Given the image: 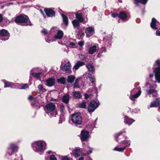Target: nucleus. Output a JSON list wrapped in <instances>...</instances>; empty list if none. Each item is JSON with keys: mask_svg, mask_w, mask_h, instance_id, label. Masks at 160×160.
Listing matches in <instances>:
<instances>
[{"mask_svg": "<svg viewBox=\"0 0 160 160\" xmlns=\"http://www.w3.org/2000/svg\"><path fill=\"white\" fill-rule=\"evenodd\" d=\"M33 150L40 155L42 154L46 149V143L43 141L33 142L32 144Z\"/></svg>", "mask_w": 160, "mask_h": 160, "instance_id": "nucleus-1", "label": "nucleus"}, {"mask_svg": "<svg viewBox=\"0 0 160 160\" xmlns=\"http://www.w3.org/2000/svg\"><path fill=\"white\" fill-rule=\"evenodd\" d=\"M15 21L18 24H22L25 26H30L32 25L28 16L24 14H21L17 16L15 19Z\"/></svg>", "mask_w": 160, "mask_h": 160, "instance_id": "nucleus-2", "label": "nucleus"}, {"mask_svg": "<svg viewBox=\"0 0 160 160\" xmlns=\"http://www.w3.org/2000/svg\"><path fill=\"white\" fill-rule=\"evenodd\" d=\"M154 69L153 72L155 74V83L158 82L160 83V60H157L155 61L154 65Z\"/></svg>", "mask_w": 160, "mask_h": 160, "instance_id": "nucleus-3", "label": "nucleus"}, {"mask_svg": "<svg viewBox=\"0 0 160 160\" xmlns=\"http://www.w3.org/2000/svg\"><path fill=\"white\" fill-rule=\"evenodd\" d=\"M45 108L48 112V115L51 117H54L57 115V112L55 111V106L52 103H50L45 106Z\"/></svg>", "mask_w": 160, "mask_h": 160, "instance_id": "nucleus-4", "label": "nucleus"}, {"mask_svg": "<svg viewBox=\"0 0 160 160\" xmlns=\"http://www.w3.org/2000/svg\"><path fill=\"white\" fill-rule=\"evenodd\" d=\"M71 120L75 126L81 124L82 122V118L80 113L73 114L72 115Z\"/></svg>", "mask_w": 160, "mask_h": 160, "instance_id": "nucleus-5", "label": "nucleus"}, {"mask_svg": "<svg viewBox=\"0 0 160 160\" xmlns=\"http://www.w3.org/2000/svg\"><path fill=\"white\" fill-rule=\"evenodd\" d=\"M141 90L140 88H134L131 92L129 98L132 101H134L135 99L141 95Z\"/></svg>", "mask_w": 160, "mask_h": 160, "instance_id": "nucleus-6", "label": "nucleus"}, {"mask_svg": "<svg viewBox=\"0 0 160 160\" xmlns=\"http://www.w3.org/2000/svg\"><path fill=\"white\" fill-rule=\"evenodd\" d=\"M99 105V103L94 101H91L88 106V111L90 113L93 112Z\"/></svg>", "mask_w": 160, "mask_h": 160, "instance_id": "nucleus-7", "label": "nucleus"}, {"mask_svg": "<svg viewBox=\"0 0 160 160\" xmlns=\"http://www.w3.org/2000/svg\"><path fill=\"white\" fill-rule=\"evenodd\" d=\"M156 87L157 85L155 84L150 85L146 90L147 93L150 95H152V96L157 97L158 94L157 92L155 90V88Z\"/></svg>", "mask_w": 160, "mask_h": 160, "instance_id": "nucleus-8", "label": "nucleus"}, {"mask_svg": "<svg viewBox=\"0 0 160 160\" xmlns=\"http://www.w3.org/2000/svg\"><path fill=\"white\" fill-rule=\"evenodd\" d=\"M18 149V147L14 143H12L10 144L9 147L8 148V152L6 156L8 157L12 154L13 152H17Z\"/></svg>", "mask_w": 160, "mask_h": 160, "instance_id": "nucleus-9", "label": "nucleus"}, {"mask_svg": "<svg viewBox=\"0 0 160 160\" xmlns=\"http://www.w3.org/2000/svg\"><path fill=\"white\" fill-rule=\"evenodd\" d=\"M9 34L8 31L5 29H2L0 31V39L5 41L9 39Z\"/></svg>", "mask_w": 160, "mask_h": 160, "instance_id": "nucleus-10", "label": "nucleus"}, {"mask_svg": "<svg viewBox=\"0 0 160 160\" xmlns=\"http://www.w3.org/2000/svg\"><path fill=\"white\" fill-rule=\"evenodd\" d=\"M90 137L88 131L82 130L81 133V139L82 142L87 141Z\"/></svg>", "mask_w": 160, "mask_h": 160, "instance_id": "nucleus-11", "label": "nucleus"}, {"mask_svg": "<svg viewBox=\"0 0 160 160\" xmlns=\"http://www.w3.org/2000/svg\"><path fill=\"white\" fill-rule=\"evenodd\" d=\"M82 150V148L78 147L76 148L72 151V153H71V155L75 158L78 157L81 154Z\"/></svg>", "mask_w": 160, "mask_h": 160, "instance_id": "nucleus-12", "label": "nucleus"}, {"mask_svg": "<svg viewBox=\"0 0 160 160\" xmlns=\"http://www.w3.org/2000/svg\"><path fill=\"white\" fill-rule=\"evenodd\" d=\"M85 33L86 37H89L94 33V29L93 27H89L85 29Z\"/></svg>", "mask_w": 160, "mask_h": 160, "instance_id": "nucleus-13", "label": "nucleus"}, {"mask_svg": "<svg viewBox=\"0 0 160 160\" xmlns=\"http://www.w3.org/2000/svg\"><path fill=\"white\" fill-rule=\"evenodd\" d=\"M2 82L4 83V88L11 87L12 88H15L18 86V84L14 83L11 82L6 81L5 80H3Z\"/></svg>", "mask_w": 160, "mask_h": 160, "instance_id": "nucleus-14", "label": "nucleus"}, {"mask_svg": "<svg viewBox=\"0 0 160 160\" xmlns=\"http://www.w3.org/2000/svg\"><path fill=\"white\" fill-rule=\"evenodd\" d=\"M71 64L69 62H68L62 68V69L63 71H65L67 72H71Z\"/></svg>", "mask_w": 160, "mask_h": 160, "instance_id": "nucleus-15", "label": "nucleus"}, {"mask_svg": "<svg viewBox=\"0 0 160 160\" xmlns=\"http://www.w3.org/2000/svg\"><path fill=\"white\" fill-rule=\"evenodd\" d=\"M157 106L160 108V99L159 98H156V101H154L151 102L150 107H156Z\"/></svg>", "mask_w": 160, "mask_h": 160, "instance_id": "nucleus-16", "label": "nucleus"}, {"mask_svg": "<svg viewBox=\"0 0 160 160\" xmlns=\"http://www.w3.org/2000/svg\"><path fill=\"white\" fill-rule=\"evenodd\" d=\"M118 17L122 20L124 21H127L128 19L127 14L123 12H120L118 15Z\"/></svg>", "mask_w": 160, "mask_h": 160, "instance_id": "nucleus-17", "label": "nucleus"}, {"mask_svg": "<svg viewBox=\"0 0 160 160\" xmlns=\"http://www.w3.org/2000/svg\"><path fill=\"white\" fill-rule=\"evenodd\" d=\"M159 22L154 18L152 19L151 22L150 24L151 27L153 29L156 30L158 29L157 26Z\"/></svg>", "mask_w": 160, "mask_h": 160, "instance_id": "nucleus-18", "label": "nucleus"}, {"mask_svg": "<svg viewBox=\"0 0 160 160\" xmlns=\"http://www.w3.org/2000/svg\"><path fill=\"white\" fill-rule=\"evenodd\" d=\"M46 85L49 87L53 86L55 82V79L53 78H49L46 80Z\"/></svg>", "mask_w": 160, "mask_h": 160, "instance_id": "nucleus-19", "label": "nucleus"}, {"mask_svg": "<svg viewBox=\"0 0 160 160\" xmlns=\"http://www.w3.org/2000/svg\"><path fill=\"white\" fill-rule=\"evenodd\" d=\"M87 77L89 78L90 81L92 84V85H91V83H90L89 84L90 86L92 85L95 84L96 80L95 77L93 75H92L90 73H88Z\"/></svg>", "mask_w": 160, "mask_h": 160, "instance_id": "nucleus-20", "label": "nucleus"}, {"mask_svg": "<svg viewBox=\"0 0 160 160\" xmlns=\"http://www.w3.org/2000/svg\"><path fill=\"white\" fill-rule=\"evenodd\" d=\"M44 11L48 17H52L55 15V12L50 9H45Z\"/></svg>", "mask_w": 160, "mask_h": 160, "instance_id": "nucleus-21", "label": "nucleus"}, {"mask_svg": "<svg viewBox=\"0 0 160 160\" xmlns=\"http://www.w3.org/2000/svg\"><path fill=\"white\" fill-rule=\"evenodd\" d=\"M76 17L77 19L80 22H83L84 23L87 22V20L84 22V19L83 18L82 14L80 13H76Z\"/></svg>", "mask_w": 160, "mask_h": 160, "instance_id": "nucleus-22", "label": "nucleus"}, {"mask_svg": "<svg viewBox=\"0 0 160 160\" xmlns=\"http://www.w3.org/2000/svg\"><path fill=\"white\" fill-rule=\"evenodd\" d=\"M63 35V32L61 30H58L54 36V38L56 39H60L62 38Z\"/></svg>", "mask_w": 160, "mask_h": 160, "instance_id": "nucleus-23", "label": "nucleus"}, {"mask_svg": "<svg viewBox=\"0 0 160 160\" xmlns=\"http://www.w3.org/2000/svg\"><path fill=\"white\" fill-rule=\"evenodd\" d=\"M134 121L135 120L133 119L130 118L127 116L124 117V122L128 124L129 125L131 124L133 122H134Z\"/></svg>", "mask_w": 160, "mask_h": 160, "instance_id": "nucleus-24", "label": "nucleus"}, {"mask_svg": "<svg viewBox=\"0 0 160 160\" xmlns=\"http://www.w3.org/2000/svg\"><path fill=\"white\" fill-rule=\"evenodd\" d=\"M92 149L88 146H87L85 147L84 148V150L86 152L85 153H83V155H86L87 154H89L92 153Z\"/></svg>", "mask_w": 160, "mask_h": 160, "instance_id": "nucleus-25", "label": "nucleus"}, {"mask_svg": "<svg viewBox=\"0 0 160 160\" xmlns=\"http://www.w3.org/2000/svg\"><path fill=\"white\" fill-rule=\"evenodd\" d=\"M86 67L88 71L90 72L92 74L94 73L95 68L92 64H88L86 65Z\"/></svg>", "mask_w": 160, "mask_h": 160, "instance_id": "nucleus-26", "label": "nucleus"}, {"mask_svg": "<svg viewBox=\"0 0 160 160\" xmlns=\"http://www.w3.org/2000/svg\"><path fill=\"white\" fill-rule=\"evenodd\" d=\"M97 47L96 45H93L90 47L88 50L89 53L90 54H93L96 51Z\"/></svg>", "mask_w": 160, "mask_h": 160, "instance_id": "nucleus-27", "label": "nucleus"}, {"mask_svg": "<svg viewBox=\"0 0 160 160\" xmlns=\"http://www.w3.org/2000/svg\"><path fill=\"white\" fill-rule=\"evenodd\" d=\"M42 72H38L36 73L34 72H31V75H32L34 78L36 79H38L41 77L42 75Z\"/></svg>", "mask_w": 160, "mask_h": 160, "instance_id": "nucleus-28", "label": "nucleus"}, {"mask_svg": "<svg viewBox=\"0 0 160 160\" xmlns=\"http://www.w3.org/2000/svg\"><path fill=\"white\" fill-rule=\"evenodd\" d=\"M84 64V62L80 61L77 62L73 67V68L75 70H77L79 68Z\"/></svg>", "mask_w": 160, "mask_h": 160, "instance_id": "nucleus-29", "label": "nucleus"}, {"mask_svg": "<svg viewBox=\"0 0 160 160\" xmlns=\"http://www.w3.org/2000/svg\"><path fill=\"white\" fill-rule=\"evenodd\" d=\"M73 96L74 98L77 99L80 98L82 97L81 93L78 91L73 92Z\"/></svg>", "mask_w": 160, "mask_h": 160, "instance_id": "nucleus-30", "label": "nucleus"}, {"mask_svg": "<svg viewBox=\"0 0 160 160\" xmlns=\"http://www.w3.org/2000/svg\"><path fill=\"white\" fill-rule=\"evenodd\" d=\"M66 78L64 77H62L57 79V81L58 83H59L62 84H64L66 82Z\"/></svg>", "mask_w": 160, "mask_h": 160, "instance_id": "nucleus-31", "label": "nucleus"}, {"mask_svg": "<svg viewBox=\"0 0 160 160\" xmlns=\"http://www.w3.org/2000/svg\"><path fill=\"white\" fill-rule=\"evenodd\" d=\"M79 21L77 19H75L72 21V23L73 26L74 28L78 27L80 26Z\"/></svg>", "mask_w": 160, "mask_h": 160, "instance_id": "nucleus-32", "label": "nucleus"}, {"mask_svg": "<svg viewBox=\"0 0 160 160\" xmlns=\"http://www.w3.org/2000/svg\"><path fill=\"white\" fill-rule=\"evenodd\" d=\"M62 16L63 18V23L65 25L67 26L68 24V19L67 17L64 14H62Z\"/></svg>", "mask_w": 160, "mask_h": 160, "instance_id": "nucleus-33", "label": "nucleus"}, {"mask_svg": "<svg viewBox=\"0 0 160 160\" xmlns=\"http://www.w3.org/2000/svg\"><path fill=\"white\" fill-rule=\"evenodd\" d=\"M75 77L74 75H70L68 77L67 82L68 83H72L75 80Z\"/></svg>", "mask_w": 160, "mask_h": 160, "instance_id": "nucleus-34", "label": "nucleus"}, {"mask_svg": "<svg viewBox=\"0 0 160 160\" xmlns=\"http://www.w3.org/2000/svg\"><path fill=\"white\" fill-rule=\"evenodd\" d=\"M70 96L68 94H67L63 96L62 100L63 102L66 103H68L69 99Z\"/></svg>", "mask_w": 160, "mask_h": 160, "instance_id": "nucleus-35", "label": "nucleus"}, {"mask_svg": "<svg viewBox=\"0 0 160 160\" xmlns=\"http://www.w3.org/2000/svg\"><path fill=\"white\" fill-rule=\"evenodd\" d=\"M135 4L138 6L139 2L143 4H145L148 1V0H134Z\"/></svg>", "mask_w": 160, "mask_h": 160, "instance_id": "nucleus-36", "label": "nucleus"}, {"mask_svg": "<svg viewBox=\"0 0 160 160\" xmlns=\"http://www.w3.org/2000/svg\"><path fill=\"white\" fill-rule=\"evenodd\" d=\"M78 105L80 108L85 109L87 108V102L85 101H83L80 103Z\"/></svg>", "mask_w": 160, "mask_h": 160, "instance_id": "nucleus-37", "label": "nucleus"}, {"mask_svg": "<svg viewBox=\"0 0 160 160\" xmlns=\"http://www.w3.org/2000/svg\"><path fill=\"white\" fill-rule=\"evenodd\" d=\"M126 148V147H125L122 148H119L116 147L114 148L113 150L115 151H118L120 152H122Z\"/></svg>", "mask_w": 160, "mask_h": 160, "instance_id": "nucleus-38", "label": "nucleus"}, {"mask_svg": "<svg viewBox=\"0 0 160 160\" xmlns=\"http://www.w3.org/2000/svg\"><path fill=\"white\" fill-rule=\"evenodd\" d=\"M130 140H126L121 141L120 142V143H122V144H124V145H126L125 147H127L128 146H129L130 145Z\"/></svg>", "mask_w": 160, "mask_h": 160, "instance_id": "nucleus-39", "label": "nucleus"}, {"mask_svg": "<svg viewBox=\"0 0 160 160\" xmlns=\"http://www.w3.org/2000/svg\"><path fill=\"white\" fill-rule=\"evenodd\" d=\"M38 88L41 91L45 92L46 89L44 88L42 84H39L38 86Z\"/></svg>", "mask_w": 160, "mask_h": 160, "instance_id": "nucleus-40", "label": "nucleus"}, {"mask_svg": "<svg viewBox=\"0 0 160 160\" xmlns=\"http://www.w3.org/2000/svg\"><path fill=\"white\" fill-rule=\"evenodd\" d=\"M78 79H77L75 80V82H74L73 85L74 88H79V86L78 85Z\"/></svg>", "mask_w": 160, "mask_h": 160, "instance_id": "nucleus-41", "label": "nucleus"}, {"mask_svg": "<svg viewBox=\"0 0 160 160\" xmlns=\"http://www.w3.org/2000/svg\"><path fill=\"white\" fill-rule=\"evenodd\" d=\"M38 68H33L31 71H30V77H31V72H34L35 73H36L38 72Z\"/></svg>", "mask_w": 160, "mask_h": 160, "instance_id": "nucleus-42", "label": "nucleus"}, {"mask_svg": "<svg viewBox=\"0 0 160 160\" xmlns=\"http://www.w3.org/2000/svg\"><path fill=\"white\" fill-rule=\"evenodd\" d=\"M60 111L62 113L65 110V107L64 106L62 105H60L59 107Z\"/></svg>", "mask_w": 160, "mask_h": 160, "instance_id": "nucleus-43", "label": "nucleus"}, {"mask_svg": "<svg viewBox=\"0 0 160 160\" xmlns=\"http://www.w3.org/2000/svg\"><path fill=\"white\" fill-rule=\"evenodd\" d=\"M122 132H119L118 133L116 134L115 135V137L116 140L117 142H119V141L117 140L118 138V136L119 135H120L121 134H122Z\"/></svg>", "mask_w": 160, "mask_h": 160, "instance_id": "nucleus-44", "label": "nucleus"}, {"mask_svg": "<svg viewBox=\"0 0 160 160\" xmlns=\"http://www.w3.org/2000/svg\"><path fill=\"white\" fill-rule=\"evenodd\" d=\"M79 58L80 59L83 60V61H85L86 60V58L84 55H80L79 56Z\"/></svg>", "mask_w": 160, "mask_h": 160, "instance_id": "nucleus-45", "label": "nucleus"}, {"mask_svg": "<svg viewBox=\"0 0 160 160\" xmlns=\"http://www.w3.org/2000/svg\"><path fill=\"white\" fill-rule=\"evenodd\" d=\"M69 45L70 48H75L76 46L75 44L73 42H69Z\"/></svg>", "mask_w": 160, "mask_h": 160, "instance_id": "nucleus-46", "label": "nucleus"}, {"mask_svg": "<svg viewBox=\"0 0 160 160\" xmlns=\"http://www.w3.org/2000/svg\"><path fill=\"white\" fill-rule=\"evenodd\" d=\"M28 88V85L27 84H25L21 86V87L20 88V89H25Z\"/></svg>", "mask_w": 160, "mask_h": 160, "instance_id": "nucleus-47", "label": "nucleus"}, {"mask_svg": "<svg viewBox=\"0 0 160 160\" xmlns=\"http://www.w3.org/2000/svg\"><path fill=\"white\" fill-rule=\"evenodd\" d=\"M41 32L42 34L44 35H46L48 34L47 31L45 29H42L41 31Z\"/></svg>", "mask_w": 160, "mask_h": 160, "instance_id": "nucleus-48", "label": "nucleus"}, {"mask_svg": "<svg viewBox=\"0 0 160 160\" xmlns=\"http://www.w3.org/2000/svg\"><path fill=\"white\" fill-rule=\"evenodd\" d=\"M50 160H57V159L54 155H52L50 156Z\"/></svg>", "mask_w": 160, "mask_h": 160, "instance_id": "nucleus-49", "label": "nucleus"}, {"mask_svg": "<svg viewBox=\"0 0 160 160\" xmlns=\"http://www.w3.org/2000/svg\"><path fill=\"white\" fill-rule=\"evenodd\" d=\"M45 40L46 42L50 43L51 42H52L53 41V40L52 39H49L48 38V37L47 38H45Z\"/></svg>", "mask_w": 160, "mask_h": 160, "instance_id": "nucleus-50", "label": "nucleus"}, {"mask_svg": "<svg viewBox=\"0 0 160 160\" xmlns=\"http://www.w3.org/2000/svg\"><path fill=\"white\" fill-rule=\"evenodd\" d=\"M28 98L29 100L31 101H34L35 99V98H34L31 95H30L29 96Z\"/></svg>", "mask_w": 160, "mask_h": 160, "instance_id": "nucleus-51", "label": "nucleus"}, {"mask_svg": "<svg viewBox=\"0 0 160 160\" xmlns=\"http://www.w3.org/2000/svg\"><path fill=\"white\" fill-rule=\"evenodd\" d=\"M62 160H72L71 159L68 158L67 157H64L62 158Z\"/></svg>", "mask_w": 160, "mask_h": 160, "instance_id": "nucleus-52", "label": "nucleus"}, {"mask_svg": "<svg viewBox=\"0 0 160 160\" xmlns=\"http://www.w3.org/2000/svg\"><path fill=\"white\" fill-rule=\"evenodd\" d=\"M111 16L113 18H116L117 16L118 17V14L117 13H112L111 14Z\"/></svg>", "mask_w": 160, "mask_h": 160, "instance_id": "nucleus-53", "label": "nucleus"}, {"mask_svg": "<svg viewBox=\"0 0 160 160\" xmlns=\"http://www.w3.org/2000/svg\"><path fill=\"white\" fill-rule=\"evenodd\" d=\"M139 111V110L138 109L135 108L132 110V112L135 113H138Z\"/></svg>", "mask_w": 160, "mask_h": 160, "instance_id": "nucleus-54", "label": "nucleus"}, {"mask_svg": "<svg viewBox=\"0 0 160 160\" xmlns=\"http://www.w3.org/2000/svg\"><path fill=\"white\" fill-rule=\"evenodd\" d=\"M78 45L81 47L82 46L84 45V42L83 41H80L78 42Z\"/></svg>", "mask_w": 160, "mask_h": 160, "instance_id": "nucleus-55", "label": "nucleus"}, {"mask_svg": "<svg viewBox=\"0 0 160 160\" xmlns=\"http://www.w3.org/2000/svg\"><path fill=\"white\" fill-rule=\"evenodd\" d=\"M156 35L157 36H160V29L156 31Z\"/></svg>", "mask_w": 160, "mask_h": 160, "instance_id": "nucleus-56", "label": "nucleus"}, {"mask_svg": "<svg viewBox=\"0 0 160 160\" xmlns=\"http://www.w3.org/2000/svg\"><path fill=\"white\" fill-rule=\"evenodd\" d=\"M90 95H89L88 94H85V98L86 99H87L89 97Z\"/></svg>", "mask_w": 160, "mask_h": 160, "instance_id": "nucleus-57", "label": "nucleus"}, {"mask_svg": "<svg viewBox=\"0 0 160 160\" xmlns=\"http://www.w3.org/2000/svg\"><path fill=\"white\" fill-rule=\"evenodd\" d=\"M3 20V18L2 15L1 14H0V22H1Z\"/></svg>", "mask_w": 160, "mask_h": 160, "instance_id": "nucleus-58", "label": "nucleus"}, {"mask_svg": "<svg viewBox=\"0 0 160 160\" xmlns=\"http://www.w3.org/2000/svg\"><path fill=\"white\" fill-rule=\"evenodd\" d=\"M33 107H34L35 108H36L37 109H38L40 108V106L39 105H38L37 106H35V104H33Z\"/></svg>", "mask_w": 160, "mask_h": 160, "instance_id": "nucleus-59", "label": "nucleus"}, {"mask_svg": "<svg viewBox=\"0 0 160 160\" xmlns=\"http://www.w3.org/2000/svg\"><path fill=\"white\" fill-rule=\"evenodd\" d=\"M153 75L152 74H149V77L151 78H153Z\"/></svg>", "mask_w": 160, "mask_h": 160, "instance_id": "nucleus-60", "label": "nucleus"}, {"mask_svg": "<svg viewBox=\"0 0 160 160\" xmlns=\"http://www.w3.org/2000/svg\"><path fill=\"white\" fill-rule=\"evenodd\" d=\"M83 157H81L78 160H83ZM89 160H92L91 159H90Z\"/></svg>", "mask_w": 160, "mask_h": 160, "instance_id": "nucleus-61", "label": "nucleus"}, {"mask_svg": "<svg viewBox=\"0 0 160 160\" xmlns=\"http://www.w3.org/2000/svg\"><path fill=\"white\" fill-rule=\"evenodd\" d=\"M52 151H48L47 152V153L48 154H50V153H51L52 152Z\"/></svg>", "mask_w": 160, "mask_h": 160, "instance_id": "nucleus-62", "label": "nucleus"}, {"mask_svg": "<svg viewBox=\"0 0 160 160\" xmlns=\"http://www.w3.org/2000/svg\"><path fill=\"white\" fill-rule=\"evenodd\" d=\"M91 89H89V91H91Z\"/></svg>", "mask_w": 160, "mask_h": 160, "instance_id": "nucleus-63", "label": "nucleus"}, {"mask_svg": "<svg viewBox=\"0 0 160 160\" xmlns=\"http://www.w3.org/2000/svg\"><path fill=\"white\" fill-rule=\"evenodd\" d=\"M158 121H159L160 122V119L159 120H158Z\"/></svg>", "mask_w": 160, "mask_h": 160, "instance_id": "nucleus-64", "label": "nucleus"}]
</instances>
